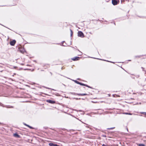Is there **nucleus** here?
I'll use <instances>...</instances> for the list:
<instances>
[{"label":"nucleus","instance_id":"1","mask_svg":"<svg viewBox=\"0 0 146 146\" xmlns=\"http://www.w3.org/2000/svg\"><path fill=\"white\" fill-rule=\"evenodd\" d=\"M16 41L15 40H13L10 42V44L12 46H14L16 43Z\"/></svg>","mask_w":146,"mask_h":146},{"label":"nucleus","instance_id":"2","mask_svg":"<svg viewBox=\"0 0 146 146\" xmlns=\"http://www.w3.org/2000/svg\"><path fill=\"white\" fill-rule=\"evenodd\" d=\"M112 3L113 5H116L117 4V1L116 0H112Z\"/></svg>","mask_w":146,"mask_h":146},{"label":"nucleus","instance_id":"3","mask_svg":"<svg viewBox=\"0 0 146 146\" xmlns=\"http://www.w3.org/2000/svg\"><path fill=\"white\" fill-rule=\"evenodd\" d=\"M78 35L80 37H82L83 35V34L82 32L80 31L78 32Z\"/></svg>","mask_w":146,"mask_h":146},{"label":"nucleus","instance_id":"4","mask_svg":"<svg viewBox=\"0 0 146 146\" xmlns=\"http://www.w3.org/2000/svg\"><path fill=\"white\" fill-rule=\"evenodd\" d=\"M49 145L50 146H60L59 145H57V144H54L52 143H49Z\"/></svg>","mask_w":146,"mask_h":146},{"label":"nucleus","instance_id":"5","mask_svg":"<svg viewBox=\"0 0 146 146\" xmlns=\"http://www.w3.org/2000/svg\"><path fill=\"white\" fill-rule=\"evenodd\" d=\"M19 50L21 53H23L25 52L24 50L22 48H20L19 49Z\"/></svg>","mask_w":146,"mask_h":146},{"label":"nucleus","instance_id":"6","mask_svg":"<svg viewBox=\"0 0 146 146\" xmlns=\"http://www.w3.org/2000/svg\"><path fill=\"white\" fill-rule=\"evenodd\" d=\"M47 101L50 103H52V104H54L55 103V102L53 101L48 100H47Z\"/></svg>","mask_w":146,"mask_h":146},{"label":"nucleus","instance_id":"7","mask_svg":"<svg viewBox=\"0 0 146 146\" xmlns=\"http://www.w3.org/2000/svg\"><path fill=\"white\" fill-rule=\"evenodd\" d=\"M79 57H76L75 58H72V60L74 61L76 60H78V59H79Z\"/></svg>","mask_w":146,"mask_h":146},{"label":"nucleus","instance_id":"8","mask_svg":"<svg viewBox=\"0 0 146 146\" xmlns=\"http://www.w3.org/2000/svg\"><path fill=\"white\" fill-rule=\"evenodd\" d=\"M14 136L15 137H19V135L17 134V133H15V134H14Z\"/></svg>","mask_w":146,"mask_h":146},{"label":"nucleus","instance_id":"9","mask_svg":"<svg viewBox=\"0 0 146 146\" xmlns=\"http://www.w3.org/2000/svg\"><path fill=\"white\" fill-rule=\"evenodd\" d=\"M137 145L139 146H145L144 144H137Z\"/></svg>","mask_w":146,"mask_h":146},{"label":"nucleus","instance_id":"10","mask_svg":"<svg viewBox=\"0 0 146 146\" xmlns=\"http://www.w3.org/2000/svg\"><path fill=\"white\" fill-rule=\"evenodd\" d=\"M78 95L79 96H84L87 95V94H79Z\"/></svg>","mask_w":146,"mask_h":146},{"label":"nucleus","instance_id":"11","mask_svg":"<svg viewBox=\"0 0 146 146\" xmlns=\"http://www.w3.org/2000/svg\"><path fill=\"white\" fill-rule=\"evenodd\" d=\"M80 84L81 85H82V86H88L86 85V84H84L83 83H80Z\"/></svg>","mask_w":146,"mask_h":146},{"label":"nucleus","instance_id":"12","mask_svg":"<svg viewBox=\"0 0 146 146\" xmlns=\"http://www.w3.org/2000/svg\"><path fill=\"white\" fill-rule=\"evenodd\" d=\"M124 114H127V115H132V114L130 113H124Z\"/></svg>","mask_w":146,"mask_h":146},{"label":"nucleus","instance_id":"13","mask_svg":"<svg viewBox=\"0 0 146 146\" xmlns=\"http://www.w3.org/2000/svg\"><path fill=\"white\" fill-rule=\"evenodd\" d=\"M75 82H76V83H77V84H80V82H78V81H75Z\"/></svg>","mask_w":146,"mask_h":146},{"label":"nucleus","instance_id":"14","mask_svg":"<svg viewBox=\"0 0 146 146\" xmlns=\"http://www.w3.org/2000/svg\"><path fill=\"white\" fill-rule=\"evenodd\" d=\"M141 113L146 115V112H142Z\"/></svg>","mask_w":146,"mask_h":146},{"label":"nucleus","instance_id":"15","mask_svg":"<svg viewBox=\"0 0 146 146\" xmlns=\"http://www.w3.org/2000/svg\"><path fill=\"white\" fill-rule=\"evenodd\" d=\"M25 125H26L27 126L29 127L30 128H31V127L29 125H26V124H25Z\"/></svg>","mask_w":146,"mask_h":146},{"label":"nucleus","instance_id":"16","mask_svg":"<svg viewBox=\"0 0 146 146\" xmlns=\"http://www.w3.org/2000/svg\"><path fill=\"white\" fill-rule=\"evenodd\" d=\"M102 146H107V145H105V144H103V145H102Z\"/></svg>","mask_w":146,"mask_h":146},{"label":"nucleus","instance_id":"17","mask_svg":"<svg viewBox=\"0 0 146 146\" xmlns=\"http://www.w3.org/2000/svg\"><path fill=\"white\" fill-rule=\"evenodd\" d=\"M70 31H71V35H72V31L71 30H70Z\"/></svg>","mask_w":146,"mask_h":146},{"label":"nucleus","instance_id":"18","mask_svg":"<svg viewBox=\"0 0 146 146\" xmlns=\"http://www.w3.org/2000/svg\"><path fill=\"white\" fill-rule=\"evenodd\" d=\"M113 128H111L110 129H113Z\"/></svg>","mask_w":146,"mask_h":146}]
</instances>
